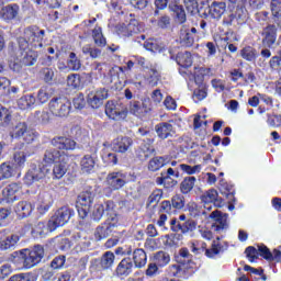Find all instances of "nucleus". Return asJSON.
<instances>
[{
    "mask_svg": "<svg viewBox=\"0 0 281 281\" xmlns=\"http://www.w3.org/2000/svg\"><path fill=\"white\" fill-rule=\"evenodd\" d=\"M52 146L48 147L43 155L42 164L52 168L54 164H57L61 159H65V155L60 150H74L76 148V142L65 136L55 137L50 140Z\"/></svg>",
    "mask_w": 281,
    "mask_h": 281,
    "instance_id": "obj_1",
    "label": "nucleus"
},
{
    "mask_svg": "<svg viewBox=\"0 0 281 281\" xmlns=\"http://www.w3.org/2000/svg\"><path fill=\"white\" fill-rule=\"evenodd\" d=\"M13 258H18L23 265L24 269H32L41 263L45 258V248L42 245H35L32 248H24L13 252Z\"/></svg>",
    "mask_w": 281,
    "mask_h": 281,
    "instance_id": "obj_2",
    "label": "nucleus"
},
{
    "mask_svg": "<svg viewBox=\"0 0 281 281\" xmlns=\"http://www.w3.org/2000/svg\"><path fill=\"white\" fill-rule=\"evenodd\" d=\"M45 38V30H41L38 26L33 25L25 27L23 36L19 37L18 43L21 49H27L30 45L33 47H43V40Z\"/></svg>",
    "mask_w": 281,
    "mask_h": 281,
    "instance_id": "obj_3",
    "label": "nucleus"
},
{
    "mask_svg": "<svg viewBox=\"0 0 281 281\" xmlns=\"http://www.w3.org/2000/svg\"><path fill=\"white\" fill-rule=\"evenodd\" d=\"M248 19L249 12L247 8H245V4L238 3L231 10L228 15L224 16L223 25H245Z\"/></svg>",
    "mask_w": 281,
    "mask_h": 281,
    "instance_id": "obj_4",
    "label": "nucleus"
},
{
    "mask_svg": "<svg viewBox=\"0 0 281 281\" xmlns=\"http://www.w3.org/2000/svg\"><path fill=\"white\" fill-rule=\"evenodd\" d=\"M74 216V210L63 206L56 211V213L48 221L49 232H56L58 227H63L69 223V220Z\"/></svg>",
    "mask_w": 281,
    "mask_h": 281,
    "instance_id": "obj_5",
    "label": "nucleus"
},
{
    "mask_svg": "<svg viewBox=\"0 0 281 281\" xmlns=\"http://www.w3.org/2000/svg\"><path fill=\"white\" fill-rule=\"evenodd\" d=\"M52 177V168L45 166L43 162L38 166L33 165L24 177L25 183L32 186L35 181H43Z\"/></svg>",
    "mask_w": 281,
    "mask_h": 281,
    "instance_id": "obj_6",
    "label": "nucleus"
},
{
    "mask_svg": "<svg viewBox=\"0 0 281 281\" xmlns=\"http://www.w3.org/2000/svg\"><path fill=\"white\" fill-rule=\"evenodd\" d=\"M14 139H23V142H26V144H32V142H35L38 138V134L36 130H32L27 127V123L21 122L15 125L13 128L12 135Z\"/></svg>",
    "mask_w": 281,
    "mask_h": 281,
    "instance_id": "obj_7",
    "label": "nucleus"
},
{
    "mask_svg": "<svg viewBox=\"0 0 281 281\" xmlns=\"http://www.w3.org/2000/svg\"><path fill=\"white\" fill-rule=\"evenodd\" d=\"M48 109L56 117H67L71 113V102L65 98H54L49 101Z\"/></svg>",
    "mask_w": 281,
    "mask_h": 281,
    "instance_id": "obj_8",
    "label": "nucleus"
},
{
    "mask_svg": "<svg viewBox=\"0 0 281 281\" xmlns=\"http://www.w3.org/2000/svg\"><path fill=\"white\" fill-rule=\"evenodd\" d=\"M201 201L205 204L206 210H213V207H223L225 201L223 198L218 196V191L216 189H210L201 195Z\"/></svg>",
    "mask_w": 281,
    "mask_h": 281,
    "instance_id": "obj_9",
    "label": "nucleus"
},
{
    "mask_svg": "<svg viewBox=\"0 0 281 281\" xmlns=\"http://www.w3.org/2000/svg\"><path fill=\"white\" fill-rule=\"evenodd\" d=\"M105 115L110 120H114L115 122H120L122 120H126L128 116V109L121 108L119 103H113V101H108L105 104Z\"/></svg>",
    "mask_w": 281,
    "mask_h": 281,
    "instance_id": "obj_10",
    "label": "nucleus"
},
{
    "mask_svg": "<svg viewBox=\"0 0 281 281\" xmlns=\"http://www.w3.org/2000/svg\"><path fill=\"white\" fill-rule=\"evenodd\" d=\"M209 216L210 218H212V221H214L211 226V229H213V232H217V234H221V232H225V229L229 227V223L227 222L229 215L227 213L215 210L211 212Z\"/></svg>",
    "mask_w": 281,
    "mask_h": 281,
    "instance_id": "obj_11",
    "label": "nucleus"
},
{
    "mask_svg": "<svg viewBox=\"0 0 281 281\" xmlns=\"http://www.w3.org/2000/svg\"><path fill=\"white\" fill-rule=\"evenodd\" d=\"M127 179L126 173L114 171L108 175L106 183L112 190H122L126 186Z\"/></svg>",
    "mask_w": 281,
    "mask_h": 281,
    "instance_id": "obj_12",
    "label": "nucleus"
},
{
    "mask_svg": "<svg viewBox=\"0 0 281 281\" xmlns=\"http://www.w3.org/2000/svg\"><path fill=\"white\" fill-rule=\"evenodd\" d=\"M21 7L16 3L8 4L0 10V16L7 23L11 21H21Z\"/></svg>",
    "mask_w": 281,
    "mask_h": 281,
    "instance_id": "obj_13",
    "label": "nucleus"
},
{
    "mask_svg": "<svg viewBox=\"0 0 281 281\" xmlns=\"http://www.w3.org/2000/svg\"><path fill=\"white\" fill-rule=\"evenodd\" d=\"M196 34V27H190L182 25L179 31V43L182 47H192L194 45V35Z\"/></svg>",
    "mask_w": 281,
    "mask_h": 281,
    "instance_id": "obj_14",
    "label": "nucleus"
},
{
    "mask_svg": "<svg viewBox=\"0 0 281 281\" xmlns=\"http://www.w3.org/2000/svg\"><path fill=\"white\" fill-rule=\"evenodd\" d=\"M21 236L18 234H8L5 231H0V249L3 251L10 249H16Z\"/></svg>",
    "mask_w": 281,
    "mask_h": 281,
    "instance_id": "obj_15",
    "label": "nucleus"
},
{
    "mask_svg": "<svg viewBox=\"0 0 281 281\" xmlns=\"http://www.w3.org/2000/svg\"><path fill=\"white\" fill-rule=\"evenodd\" d=\"M206 245L203 244L201 247H196L195 244H191V251L199 256V254H205L207 258H214L221 254V244L217 241H213L212 247L210 249L205 248Z\"/></svg>",
    "mask_w": 281,
    "mask_h": 281,
    "instance_id": "obj_16",
    "label": "nucleus"
},
{
    "mask_svg": "<svg viewBox=\"0 0 281 281\" xmlns=\"http://www.w3.org/2000/svg\"><path fill=\"white\" fill-rule=\"evenodd\" d=\"M127 113L131 115H135V117H146L148 113H150V106L146 103V101H130Z\"/></svg>",
    "mask_w": 281,
    "mask_h": 281,
    "instance_id": "obj_17",
    "label": "nucleus"
},
{
    "mask_svg": "<svg viewBox=\"0 0 281 281\" xmlns=\"http://www.w3.org/2000/svg\"><path fill=\"white\" fill-rule=\"evenodd\" d=\"M109 98V90L108 89H99L95 92H90L88 94V104L92 109H100L102 104H104V100Z\"/></svg>",
    "mask_w": 281,
    "mask_h": 281,
    "instance_id": "obj_18",
    "label": "nucleus"
},
{
    "mask_svg": "<svg viewBox=\"0 0 281 281\" xmlns=\"http://www.w3.org/2000/svg\"><path fill=\"white\" fill-rule=\"evenodd\" d=\"M2 196L5 199L7 203H14V201H19V196H21V183H9L2 190Z\"/></svg>",
    "mask_w": 281,
    "mask_h": 281,
    "instance_id": "obj_19",
    "label": "nucleus"
},
{
    "mask_svg": "<svg viewBox=\"0 0 281 281\" xmlns=\"http://www.w3.org/2000/svg\"><path fill=\"white\" fill-rule=\"evenodd\" d=\"M262 44L266 47H273L278 38V26L276 24H268L261 32Z\"/></svg>",
    "mask_w": 281,
    "mask_h": 281,
    "instance_id": "obj_20",
    "label": "nucleus"
},
{
    "mask_svg": "<svg viewBox=\"0 0 281 281\" xmlns=\"http://www.w3.org/2000/svg\"><path fill=\"white\" fill-rule=\"evenodd\" d=\"M30 155V146H26L23 143L18 144L13 156L15 166H18V168H23Z\"/></svg>",
    "mask_w": 281,
    "mask_h": 281,
    "instance_id": "obj_21",
    "label": "nucleus"
},
{
    "mask_svg": "<svg viewBox=\"0 0 281 281\" xmlns=\"http://www.w3.org/2000/svg\"><path fill=\"white\" fill-rule=\"evenodd\" d=\"M227 12V3L223 1H213L209 5V16L215 21H221L223 14Z\"/></svg>",
    "mask_w": 281,
    "mask_h": 281,
    "instance_id": "obj_22",
    "label": "nucleus"
},
{
    "mask_svg": "<svg viewBox=\"0 0 281 281\" xmlns=\"http://www.w3.org/2000/svg\"><path fill=\"white\" fill-rule=\"evenodd\" d=\"M19 63L24 65V67H32L36 65V54L33 52H25V49L19 46V49L15 52Z\"/></svg>",
    "mask_w": 281,
    "mask_h": 281,
    "instance_id": "obj_23",
    "label": "nucleus"
},
{
    "mask_svg": "<svg viewBox=\"0 0 281 281\" xmlns=\"http://www.w3.org/2000/svg\"><path fill=\"white\" fill-rule=\"evenodd\" d=\"M115 229V224H106L103 223L99 225L94 231V240L97 243H100V240H104L113 234V231Z\"/></svg>",
    "mask_w": 281,
    "mask_h": 281,
    "instance_id": "obj_24",
    "label": "nucleus"
},
{
    "mask_svg": "<svg viewBox=\"0 0 281 281\" xmlns=\"http://www.w3.org/2000/svg\"><path fill=\"white\" fill-rule=\"evenodd\" d=\"M155 132L159 139H168L175 133V126L170 122H161L155 125Z\"/></svg>",
    "mask_w": 281,
    "mask_h": 281,
    "instance_id": "obj_25",
    "label": "nucleus"
},
{
    "mask_svg": "<svg viewBox=\"0 0 281 281\" xmlns=\"http://www.w3.org/2000/svg\"><path fill=\"white\" fill-rule=\"evenodd\" d=\"M131 146H133V138L128 136L119 137L112 144L114 153H126Z\"/></svg>",
    "mask_w": 281,
    "mask_h": 281,
    "instance_id": "obj_26",
    "label": "nucleus"
},
{
    "mask_svg": "<svg viewBox=\"0 0 281 281\" xmlns=\"http://www.w3.org/2000/svg\"><path fill=\"white\" fill-rule=\"evenodd\" d=\"M132 260L135 269H144L146 263L148 262V256L146 255V250L142 248H136L133 251Z\"/></svg>",
    "mask_w": 281,
    "mask_h": 281,
    "instance_id": "obj_27",
    "label": "nucleus"
},
{
    "mask_svg": "<svg viewBox=\"0 0 281 281\" xmlns=\"http://www.w3.org/2000/svg\"><path fill=\"white\" fill-rule=\"evenodd\" d=\"M134 263L131 260V258H124L121 260V262L117 265L115 273L119 277H128L133 273Z\"/></svg>",
    "mask_w": 281,
    "mask_h": 281,
    "instance_id": "obj_28",
    "label": "nucleus"
},
{
    "mask_svg": "<svg viewBox=\"0 0 281 281\" xmlns=\"http://www.w3.org/2000/svg\"><path fill=\"white\" fill-rule=\"evenodd\" d=\"M119 36H133V34H137L139 32V26L137 25L136 20H132L128 24H123L117 27Z\"/></svg>",
    "mask_w": 281,
    "mask_h": 281,
    "instance_id": "obj_29",
    "label": "nucleus"
},
{
    "mask_svg": "<svg viewBox=\"0 0 281 281\" xmlns=\"http://www.w3.org/2000/svg\"><path fill=\"white\" fill-rule=\"evenodd\" d=\"M155 153V147L150 143H143L136 150V156L140 161H148Z\"/></svg>",
    "mask_w": 281,
    "mask_h": 281,
    "instance_id": "obj_30",
    "label": "nucleus"
},
{
    "mask_svg": "<svg viewBox=\"0 0 281 281\" xmlns=\"http://www.w3.org/2000/svg\"><path fill=\"white\" fill-rule=\"evenodd\" d=\"M259 252L265 260H268V262H280L281 260V251L278 249H274L273 252H271L267 246H259Z\"/></svg>",
    "mask_w": 281,
    "mask_h": 281,
    "instance_id": "obj_31",
    "label": "nucleus"
},
{
    "mask_svg": "<svg viewBox=\"0 0 281 281\" xmlns=\"http://www.w3.org/2000/svg\"><path fill=\"white\" fill-rule=\"evenodd\" d=\"M14 210L20 218H27V216H31L34 211V206L31 202L21 201L15 205Z\"/></svg>",
    "mask_w": 281,
    "mask_h": 281,
    "instance_id": "obj_32",
    "label": "nucleus"
},
{
    "mask_svg": "<svg viewBox=\"0 0 281 281\" xmlns=\"http://www.w3.org/2000/svg\"><path fill=\"white\" fill-rule=\"evenodd\" d=\"M113 265H115V254L112 251H105L99 261L100 269L109 271V269H113Z\"/></svg>",
    "mask_w": 281,
    "mask_h": 281,
    "instance_id": "obj_33",
    "label": "nucleus"
},
{
    "mask_svg": "<svg viewBox=\"0 0 281 281\" xmlns=\"http://www.w3.org/2000/svg\"><path fill=\"white\" fill-rule=\"evenodd\" d=\"M169 162L170 160L168 159V157L155 156L149 160L147 168L148 170H150V172H157V170H161V168H164V166H167V164Z\"/></svg>",
    "mask_w": 281,
    "mask_h": 281,
    "instance_id": "obj_34",
    "label": "nucleus"
},
{
    "mask_svg": "<svg viewBox=\"0 0 281 281\" xmlns=\"http://www.w3.org/2000/svg\"><path fill=\"white\" fill-rule=\"evenodd\" d=\"M52 175L54 179H63L67 175V156L54 164Z\"/></svg>",
    "mask_w": 281,
    "mask_h": 281,
    "instance_id": "obj_35",
    "label": "nucleus"
},
{
    "mask_svg": "<svg viewBox=\"0 0 281 281\" xmlns=\"http://www.w3.org/2000/svg\"><path fill=\"white\" fill-rule=\"evenodd\" d=\"M94 199V192L83 191L77 198V205H81V207H91V205H93Z\"/></svg>",
    "mask_w": 281,
    "mask_h": 281,
    "instance_id": "obj_36",
    "label": "nucleus"
},
{
    "mask_svg": "<svg viewBox=\"0 0 281 281\" xmlns=\"http://www.w3.org/2000/svg\"><path fill=\"white\" fill-rule=\"evenodd\" d=\"M270 10L273 22L281 29V0H271Z\"/></svg>",
    "mask_w": 281,
    "mask_h": 281,
    "instance_id": "obj_37",
    "label": "nucleus"
},
{
    "mask_svg": "<svg viewBox=\"0 0 281 281\" xmlns=\"http://www.w3.org/2000/svg\"><path fill=\"white\" fill-rule=\"evenodd\" d=\"M176 63L184 69L192 67V54L190 52L178 53L176 56Z\"/></svg>",
    "mask_w": 281,
    "mask_h": 281,
    "instance_id": "obj_38",
    "label": "nucleus"
},
{
    "mask_svg": "<svg viewBox=\"0 0 281 281\" xmlns=\"http://www.w3.org/2000/svg\"><path fill=\"white\" fill-rule=\"evenodd\" d=\"M80 166L82 172H93V169L95 168V159H93V156L91 155H85L80 161Z\"/></svg>",
    "mask_w": 281,
    "mask_h": 281,
    "instance_id": "obj_39",
    "label": "nucleus"
},
{
    "mask_svg": "<svg viewBox=\"0 0 281 281\" xmlns=\"http://www.w3.org/2000/svg\"><path fill=\"white\" fill-rule=\"evenodd\" d=\"M34 104H36V97L34 94H26L18 100V106L22 111H26V109L34 106Z\"/></svg>",
    "mask_w": 281,
    "mask_h": 281,
    "instance_id": "obj_40",
    "label": "nucleus"
},
{
    "mask_svg": "<svg viewBox=\"0 0 281 281\" xmlns=\"http://www.w3.org/2000/svg\"><path fill=\"white\" fill-rule=\"evenodd\" d=\"M52 95H54V89L49 86H44L37 92V100L41 104H45Z\"/></svg>",
    "mask_w": 281,
    "mask_h": 281,
    "instance_id": "obj_41",
    "label": "nucleus"
},
{
    "mask_svg": "<svg viewBox=\"0 0 281 281\" xmlns=\"http://www.w3.org/2000/svg\"><path fill=\"white\" fill-rule=\"evenodd\" d=\"M240 56L248 63H254L258 58V50L251 46H246L240 50Z\"/></svg>",
    "mask_w": 281,
    "mask_h": 281,
    "instance_id": "obj_42",
    "label": "nucleus"
},
{
    "mask_svg": "<svg viewBox=\"0 0 281 281\" xmlns=\"http://www.w3.org/2000/svg\"><path fill=\"white\" fill-rule=\"evenodd\" d=\"M67 67L72 71H79V69L82 67V63L80 61V58H78V55H76V53H69L67 59Z\"/></svg>",
    "mask_w": 281,
    "mask_h": 281,
    "instance_id": "obj_43",
    "label": "nucleus"
},
{
    "mask_svg": "<svg viewBox=\"0 0 281 281\" xmlns=\"http://www.w3.org/2000/svg\"><path fill=\"white\" fill-rule=\"evenodd\" d=\"M154 260L158 267H166V265L170 263V255L160 250L154 255Z\"/></svg>",
    "mask_w": 281,
    "mask_h": 281,
    "instance_id": "obj_44",
    "label": "nucleus"
},
{
    "mask_svg": "<svg viewBox=\"0 0 281 281\" xmlns=\"http://www.w3.org/2000/svg\"><path fill=\"white\" fill-rule=\"evenodd\" d=\"M194 183H196L195 177L184 178L180 184V191L182 192V194H189V192H192Z\"/></svg>",
    "mask_w": 281,
    "mask_h": 281,
    "instance_id": "obj_45",
    "label": "nucleus"
},
{
    "mask_svg": "<svg viewBox=\"0 0 281 281\" xmlns=\"http://www.w3.org/2000/svg\"><path fill=\"white\" fill-rule=\"evenodd\" d=\"M92 38L98 47H104L106 45V38L102 34V27L97 26L92 31Z\"/></svg>",
    "mask_w": 281,
    "mask_h": 281,
    "instance_id": "obj_46",
    "label": "nucleus"
},
{
    "mask_svg": "<svg viewBox=\"0 0 281 281\" xmlns=\"http://www.w3.org/2000/svg\"><path fill=\"white\" fill-rule=\"evenodd\" d=\"M11 177H14V167L5 162L0 165V181L11 179Z\"/></svg>",
    "mask_w": 281,
    "mask_h": 281,
    "instance_id": "obj_47",
    "label": "nucleus"
},
{
    "mask_svg": "<svg viewBox=\"0 0 281 281\" xmlns=\"http://www.w3.org/2000/svg\"><path fill=\"white\" fill-rule=\"evenodd\" d=\"M191 214L192 216H194V218H196V216H203L204 218H210V212H212V210H207L205 207V204H203L202 206H198L196 204H194L193 206H191Z\"/></svg>",
    "mask_w": 281,
    "mask_h": 281,
    "instance_id": "obj_48",
    "label": "nucleus"
},
{
    "mask_svg": "<svg viewBox=\"0 0 281 281\" xmlns=\"http://www.w3.org/2000/svg\"><path fill=\"white\" fill-rule=\"evenodd\" d=\"M106 215H108V222L106 224H114V227H117V213L113 211V202L109 201L106 202Z\"/></svg>",
    "mask_w": 281,
    "mask_h": 281,
    "instance_id": "obj_49",
    "label": "nucleus"
},
{
    "mask_svg": "<svg viewBox=\"0 0 281 281\" xmlns=\"http://www.w3.org/2000/svg\"><path fill=\"white\" fill-rule=\"evenodd\" d=\"M104 212H106V203L105 204H94L92 210V220L97 223L102 221V216H104Z\"/></svg>",
    "mask_w": 281,
    "mask_h": 281,
    "instance_id": "obj_50",
    "label": "nucleus"
},
{
    "mask_svg": "<svg viewBox=\"0 0 281 281\" xmlns=\"http://www.w3.org/2000/svg\"><path fill=\"white\" fill-rule=\"evenodd\" d=\"M47 232H49V226L46 227L45 222H38L32 229V234L35 238H38V236L43 238Z\"/></svg>",
    "mask_w": 281,
    "mask_h": 281,
    "instance_id": "obj_51",
    "label": "nucleus"
},
{
    "mask_svg": "<svg viewBox=\"0 0 281 281\" xmlns=\"http://www.w3.org/2000/svg\"><path fill=\"white\" fill-rule=\"evenodd\" d=\"M179 259H178V262L180 265H190L192 263V260H193V256L192 254H190V250H188V248H181L179 250Z\"/></svg>",
    "mask_w": 281,
    "mask_h": 281,
    "instance_id": "obj_52",
    "label": "nucleus"
},
{
    "mask_svg": "<svg viewBox=\"0 0 281 281\" xmlns=\"http://www.w3.org/2000/svg\"><path fill=\"white\" fill-rule=\"evenodd\" d=\"M196 225V221L188 218L186 222L181 223V234H190V232H195Z\"/></svg>",
    "mask_w": 281,
    "mask_h": 281,
    "instance_id": "obj_53",
    "label": "nucleus"
},
{
    "mask_svg": "<svg viewBox=\"0 0 281 281\" xmlns=\"http://www.w3.org/2000/svg\"><path fill=\"white\" fill-rule=\"evenodd\" d=\"M171 205L173 210H183L186 207V198L181 194H176L171 198Z\"/></svg>",
    "mask_w": 281,
    "mask_h": 281,
    "instance_id": "obj_54",
    "label": "nucleus"
},
{
    "mask_svg": "<svg viewBox=\"0 0 281 281\" xmlns=\"http://www.w3.org/2000/svg\"><path fill=\"white\" fill-rule=\"evenodd\" d=\"M164 196V191L160 189H156L149 196L147 200V206L150 205H157V203H159V201H161V198Z\"/></svg>",
    "mask_w": 281,
    "mask_h": 281,
    "instance_id": "obj_55",
    "label": "nucleus"
},
{
    "mask_svg": "<svg viewBox=\"0 0 281 281\" xmlns=\"http://www.w3.org/2000/svg\"><path fill=\"white\" fill-rule=\"evenodd\" d=\"M40 74L46 85L54 82V69L45 67L41 69Z\"/></svg>",
    "mask_w": 281,
    "mask_h": 281,
    "instance_id": "obj_56",
    "label": "nucleus"
},
{
    "mask_svg": "<svg viewBox=\"0 0 281 281\" xmlns=\"http://www.w3.org/2000/svg\"><path fill=\"white\" fill-rule=\"evenodd\" d=\"M260 247H262V245H258V249L254 246L246 248L245 254L247 258H249L250 262L258 260V255H260Z\"/></svg>",
    "mask_w": 281,
    "mask_h": 281,
    "instance_id": "obj_57",
    "label": "nucleus"
},
{
    "mask_svg": "<svg viewBox=\"0 0 281 281\" xmlns=\"http://www.w3.org/2000/svg\"><path fill=\"white\" fill-rule=\"evenodd\" d=\"M83 54H89L90 58H100L102 56V50L100 48L92 47L91 45H86L82 47Z\"/></svg>",
    "mask_w": 281,
    "mask_h": 281,
    "instance_id": "obj_58",
    "label": "nucleus"
},
{
    "mask_svg": "<svg viewBox=\"0 0 281 281\" xmlns=\"http://www.w3.org/2000/svg\"><path fill=\"white\" fill-rule=\"evenodd\" d=\"M267 124L272 128H278L281 126V115L279 114H267Z\"/></svg>",
    "mask_w": 281,
    "mask_h": 281,
    "instance_id": "obj_59",
    "label": "nucleus"
},
{
    "mask_svg": "<svg viewBox=\"0 0 281 281\" xmlns=\"http://www.w3.org/2000/svg\"><path fill=\"white\" fill-rule=\"evenodd\" d=\"M11 120L12 114L10 113V110L0 105V124H10Z\"/></svg>",
    "mask_w": 281,
    "mask_h": 281,
    "instance_id": "obj_60",
    "label": "nucleus"
},
{
    "mask_svg": "<svg viewBox=\"0 0 281 281\" xmlns=\"http://www.w3.org/2000/svg\"><path fill=\"white\" fill-rule=\"evenodd\" d=\"M180 169L183 170V172H187V175H196V173L201 172L202 166L195 165L192 167L190 165L182 164V165H180Z\"/></svg>",
    "mask_w": 281,
    "mask_h": 281,
    "instance_id": "obj_61",
    "label": "nucleus"
},
{
    "mask_svg": "<svg viewBox=\"0 0 281 281\" xmlns=\"http://www.w3.org/2000/svg\"><path fill=\"white\" fill-rule=\"evenodd\" d=\"M67 85L68 87H72V89H80L81 80L80 75H70L67 78Z\"/></svg>",
    "mask_w": 281,
    "mask_h": 281,
    "instance_id": "obj_62",
    "label": "nucleus"
},
{
    "mask_svg": "<svg viewBox=\"0 0 281 281\" xmlns=\"http://www.w3.org/2000/svg\"><path fill=\"white\" fill-rule=\"evenodd\" d=\"M269 65H270L271 69H273L274 71H280V69H281V50H279L278 55L273 56L270 59Z\"/></svg>",
    "mask_w": 281,
    "mask_h": 281,
    "instance_id": "obj_63",
    "label": "nucleus"
},
{
    "mask_svg": "<svg viewBox=\"0 0 281 281\" xmlns=\"http://www.w3.org/2000/svg\"><path fill=\"white\" fill-rule=\"evenodd\" d=\"M31 273H19L12 276L8 281H34Z\"/></svg>",
    "mask_w": 281,
    "mask_h": 281,
    "instance_id": "obj_64",
    "label": "nucleus"
}]
</instances>
